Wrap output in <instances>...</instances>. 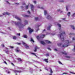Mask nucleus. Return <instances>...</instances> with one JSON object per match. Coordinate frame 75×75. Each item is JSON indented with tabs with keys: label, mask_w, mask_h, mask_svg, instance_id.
Masks as SVG:
<instances>
[{
	"label": "nucleus",
	"mask_w": 75,
	"mask_h": 75,
	"mask_svg": "<svg viewBox=\"0 0 75 75\" xmlns=\"http://www.w3.org/2000/svg\"><path fill=\"white\" fill-rule=\"evenodd\" d=\"M51 26L52 25H51V26H50L47 28V29L48 30H50L51 27Z\"/></svg>",
	"instance_id": "nucleus-17"
},
{
	"label": "nucleus",
	"mask_w": 75,
	"mask_h": 75,
	"mask_svg": "<svg viewBox=\"0 0 75 75\" xmlns=\"http://www.w3.org/2000/svg\"><path fill=\"white\" fill-rule=\"evenodd\" d=\"M59 63L60 64H62V63L60 62H59Z\"/></svg>",
	"instance_id": "nucleus-50"
},
{
	"label": "nucleus",
	"mask_w": 75,
	"mask_h": 75,
	"mask_svg": "<svg viewBox=\"0 0 75 75\" xmlns=\"http://www.w3.org/2000/svg\"><path fill=\"white\" fill-rule=\"evenodd\" d=\"M28 13L29 14H30L31 13H30V11H28Z\"/></svg>",
	"instance_id": "nucleus-46"
},
{
	"label": "nucleus",
	"mask_w": 75,
	"mask_h": 75,
	"mask_svg": "<svg viewBox=\"0 0 75 75\" xmlns=\"http://www.w3.org/2000/svg\"><path fill=\"white\" fill-rule=\"evenodd\" d=\"M70 73H71V74H75V73H73L72 72H70Z\"/></svg>",
	"instance_id": "nucleus-52"
},
{
	"label": "nucleus",
	"mask_w": 75,
	"mask_h": 75,
	"mask_svg": "<svg viewBox=\"0 0 75 75\" xmlns=\"http://www.w3.org/2000/svg\"><path fill=\"white\" fill-rule=\"evenodd\" d=\"M33 2L34 3V4H36L37 2L36 1H33Z\"/></svg>",
	"instance_id": "nucleus-38"
},
{
	"label": "nucleus",
	"mask_w": 75,
	"mask_h": 75,
	"mask_svg": "<svg viewBox=\"0 0 75 75\" xmlns=\"http://www.w3.org/2000/svg\"><path fill=\"white\" fill-rule=\"evenodd\" d=\"M54 50H55V51H57V49H54Z\"/></svg>",
	"instance_id": "nucleus-57"
},
{
	"label": "nucleus",
	"mask_w": 75,
	"mask_h": 75,
	"mask_svg": "<svg viewBox=\"0 0 75 75\" xmlns=\"http://www.w3.org/2000/svg\"><path fill=\"white\" fill-rule=\"evenodd\" d=\"M60 2H61L62 3H63L64 2V1L63 0H62V1H60Z\"/></svg>",
	"instance_id": "nucleus-45"
},
{
	"label": "nucleus",
	"mask_w": 75,
	"mask_h": 75,
	"mask_svg": "<svg viewBox=\"0 0 75 75\" xmlns=\"http://www.w3.org/2000/svg\"><path fill=\"white\" fill-rule=\"evenodd\" d=\"M10 71H8V74H9V73H10Z\"/></svg>",
	"instance_id": "nucleus-61"
},
{
	"label": "nucleus",
	"mask_w": 75,
	"mask_h": 75,
	"mask_svg": "<svg viewBox=\"0 0 75 75\" xmlns=\"http://www.w3.org/2000/svg\"><path fill=\"white\" fill-rule=\"evenodd\" d=\"M62 54H64V55H67V53L66 52H65V51H64V52H62Z\"/></svg>",
	"instance_id": "nucleus-9"
},
{
	"label": "nucleus",
	"mask_w": 75,
	"mask_h": 75,
	"mask_svg": "<svg viewBox=\"0 0 75 75\" xmlns=\"http://www.w3.org/2000/svg\"><path fill=\"white\" fill-rule=\"evenodd\" d=\"M28 30H29L30 33H31L33 31V29H31V28L30 27L28 28Z\"/></svg>",
	"instance_id": "nucleus-3"
},
{
	"label": "nucleus",
	"mask_w": 75,
	"mask_h": 75,
	"mask_svg": "<svg viewBox=\"0 0 75 75\" xmlns=\"http://www.w3.org/2000/svg\"><path fill=\"white\" fill-rule=\"evenodd\" d=\"M68 45H65V46L64 45H63L62 46V47H68Z\"/></svg>",
	"instance_id": "nucleus-24"
},
{
	"label": "nucleus",
	"mask_w": 75,
	"mask_h": 75,
	"mask_svg": "<svg viewBox=\"0 0 75 75\" xmlns=\"http://www.w3.org/2000/svg\"><path fill=\"white\" fill-rule=\"evenodd\" d=\"M75 16V13H74L73 15V16Z\"/></svg>",
	"instance_id": "nucleus-60"
},
{
	"label": "nucleus",
	"mask_w": 75,
	"mask_h": 75,
	"mask_svg": "<svg viewBox=\"0 0 75 75\" xmlns=\"http://www.w3.org/2000/svg\"><path fill=\"white\" fill-rule=\"evenodd\" d=\"M50 69V73L51 74H52V73H53V71H52V69Z\"/></svg>",
	"instance_id": "nucleus-27"
},
{
	"label": "nucleus",
	"mask_w": 75,
	"mask_h": 75,
	"mask_svg": "<svg viewBox=\"0 0 75 75\" xmlns=\"http://www.w3.org/2000/svg\"><path fill=\"white\" fill-rule=\"evenodd\" d=\"M30 41L33 42H34V40H33V38H31Z\"/></svg>",
	"instance_id": "nucleus-23"
},
{
	"label": "nucleus",
	"mask_w": 75,
	"mask_h": 75,
	"mask_svg": "<svg viewBox=\"0 0 75 75\" xmlns=\"http://www.w3.org/2000/svg\"><path fill=\"white\" fill-rule=\"evenodd\" d=\"M10 47L11 48H12V49L14 48V47L13 46H10Z\"/></svg>",
	"instance_id": "nucleus-40"
},
{
	"label": "nucleus",
	"mask_w": 75,
	"mask_h": 75,
	"mask_svg": "<svg viewBox=\"0 0 75 75\" xmlns=\"http://www.w3.org/2000/svg\"><path fill=\"white\" fill-rule=\"evenodd\" d=\"M25 8L26 9H28V6H26Z\"/></svg>",
	"instance_id": "nucleus-35"
},
{
	"label": "nucleus",
	"mask_w": 75,
	"mask_h": 75,
	"mask_svg": "<svg viewBox=\"0 0 75 75\" xmlns=\"http://www.w3.org/2000/svg\"><path fill=\"white\" fill-rule=\"evenodd\" d=\"M24 17H30V16L25 15L23 16Z\"/></svg>",
	"instance_id": "nucleus-10"
},
{
	"label": "nucleus",
	"mask_w": 75,
	"mask_h": 75,
	"mask_svg": "<svg viewBox=\"0 0 75 75\" xmlns=\"http://www.w3.org/2000/svg\"><path fill=\"white\" fill-rule=\"evenodd\" d=\"M31 54H33L34 55H35L36 57H37V55H36V54H35V53H32Z\"/></svg>",
	"instance_id": "nucleus-30"
},
{
	"label": "nucleus",
	"mask_w": 75,
	"mask_h": 75,
	"mask_svg": "<svg viewBox=\"0 0 75 75\" xmlns=\"http://www.w3.org/2000/svg\"><path fill=\"white\" fill-rule=\"evenodd\" d=\"M17 35H18L20 36V33H18L17 34Z\"/></svg>",
	"instance_id": "nucleus-53"
},
{
	"label": "nucleus",
	"mask_w": 75,
	"mask_h": 75,
	"mask_svg": "<svg viewBox=\"0 0 75 75\" xmlns=\"http://www.w3.org/2000/svg\"><path fill=\"white\" fill-rule=\"evenodd\" d=\"M75 40V38H72V40Z\"/></svg>",
	"instance_id": "nucleus-47"
},
{
	"label": "nucleus",
	"mask_w": 75,
	"mask_h": 75,
	"mask_svg": "<svg viewBox=\"0 0 75 75\" xmlns=\"http://www.w3.org/2000/svg\"><path fill=\"white\" fill-rule=\"evenodd\" d=\"M6 54H9V53H8V50L6 51Z\"/></svg>",
	"instance_id": "nucleus-33"
},
{
	"label": "nucleus",
	"mask_w": 75,
	"mask_h": 75,
	"mask_svg": "<svg viewBox=\"0 0 75 75\" xmlns=\"http://www.w3.org/2000/svg\"><path fill=\"white\" fill-rule=\"evenodd\" d=\"M74 49L73 50V51L74 52H75V45L74 46Z\"/></svg>",
	"instance_id": "nucleus-32"
},
{
	"label": "nucleus",
	"mask_w": 75,
	"mask_h": 75,
	"mask_svg": "<svg viewBox=\"0 0 75 75\" xmlns=\"http://www.w3.org/2000/svg\"><path fill=\"white\" fill-rule=\"evenodd\" d=\"M70 14H71V13H70V12H69L67 13V15H68V16L69 17L70 15Z\"/></svg>",
	"instance_id": "nucleus-21"
},
{
	"label": "nucleus",
	"mask_w": 75,
	"mask_h": 75,
	"mask_svg": "<svg viewBox=\"0 0 75 75\" xmlns=\"http://www.w3.org/2000/svg\"><path fill=\"white\" fill-rule=\"evenodd\" d=\"M46 42V43L47 44H50L51 43V42L50 41H49L48 40H45Z\"/></svg>",
	"instance_id": "nucleus-16"
},
{
	"label": "nucleus",
	"mask_w": 75,
	"mask_h": 75,
	"mask_svg": "<svg viewBox=\"0 0 75 75\" xmlns=\"http://www.w3.org/2000/svg\"><path fill=\"white\" fill-rule=\"evenodd\" d=\"M16 52H20V50H16Z\"/></svg>",
	"instance_id": "nucleus-36"
},
{
	"label": "nucleus",
	"mask_w": 75,
	"mask_h": 75,
	"mask_svg": "<svg viewBox=\"0 0 75 75\" xmlns=\"http://www.w3.org/2000/svg\"><path fill=\"white\" fill-rule=\"evenodd\" d=\"M8 29H9V30H10V28H8Z\"/></svg>",
	"instance_id": "nucleus-62"
},
{
	"label": "nucleus",
	"mask_w": 75,
	"mask_h": 75,
	"mask_svg": "<svg viewBox=\"0 0 75 75\" xmlns=\"http://www.w3.org/2000/svg\"><path fill=\"white\" fill-rule=\"evenodd\" d=\"M47 19H50V18H51V17L50 15H48L47 17Z\"/></svg>",
	"instance_id": "nucleus-15"
},
{
	"label": "nucleus",
	"mask_w": 75,
	"mask_h": 75,
	"mask_svg": "<svg viewBox=\"0 0 75 75\" xmlns=\"http://www.w3.org/2000/svg\"><path fill=\"white\" fill-rule=\"evenodd\" d=\"M66 10L67 11H68V6H66Z\"/></svg>",
	"instance_id": "nucleus-31"
},
{
	"label": "nucleus",
	"mask_w": 75,
	"mask_h": 75,
	"mask_svg": "<svg viewBox=\"0 0 75 75\" xmlns=\"http://www.w3.org/2000/svg\"><path fill=\"white\" fill-rule=\"evenodd\" d=\"M25 47L26 49H29V46H28V45L27 44H25Z\"/></svg>",
	"instance_id": "nucleus-5"
},
{
	"label": "nucleus",
	"mask_w": 75,
	"mask_h": 75,
	"mask_svg": "<svg viewBox=\"0 0 75 75\" xmlns=\"http://www.w3.org/2000/svg\"><path fill=\"white\" fill-rule=\"evenodd\" d=\"M11 65H13V66H14V64H13V63H11Z\"/></svg>",
	"instance_id": "nucleus-43"
},
{
	"label": "nucleus",
	"mask_w": 75,
	"mask_h": 75,
	"mask_svg": "<svg viewBox=\"0 0 75 75\" xmlns=\"http://www.w3.org/2000/svg\"><path fill=\"white\" fill-rule=\"evenodd\" d=\"M70 27L73 29V30H75V27H74V26L72 25H71Z\"/></svg>",
	"instance_id": "nucleus-14"
},
{
	"label": "nucleus",
	"mask_w": 75,
	"mask_h": 75,
	"mask_svg": "<svg viewBox=\"0 0 75 75\" xmlns=\"http://www.w3.org/2000/svg\"><path fill=\"white\" fill-rule=\"evenodd\" d=\"M57 25H58V26L59 27H61V25L60 24H58Z\"/></svg>",
	"instance_id": "nucleus-34"
},
{
	"label": "nucleus",
	"mask_w": 75,
	"mask_h": 75,
	"mask_svg": "<svg viewBox=\"0 0 75 75\" xmlns=\"http://www.w3.org/2000/svg\"><path fill=\"white\" fill-rule=\"evenodd\" d=\"M15 4H18V5L19 4H18V3H15Z\"/></svg>",
	"instance_id": "nucleus-54"
},
{
	"label": "nucleus",
	"mask_w": 75,
	"mask_h": 75,
	"mask_svg": "<svg viewBox=\"0 0 75 75\" xmlns=\"http://www.w3.org/2000/svg\"><path fill=\"white\" fill-rule=\"evenodd\" d=\"M36 38H37V39H38V40H39V36H38L36 37Z\"/></svg>",
	"instance_id": "nucleus-37"
},
{
	"label": "nucleus",
	"mask_w": 75,
	"mask_h": 75,
	"mask_svg": "<svg viewBox=\"0 0 75 75\" xmlns=\"http://www.w3.org/2000/svg\"><path fill=\"white\" fill-rule=\"evenodd\" d=\"M62 74L63 75H64V74H68V73H63Z\"/></svg>",
	"instance_id": "nucleus-44"
},
{
	"label": "nucleus",
	"mask_w": 75,
	"mask_h": 75,
	"mask_svg": "<svg viewBox=\"0 0 75 75\" xmlns=\"http://www.w3.org/2000/svg\"><path fill=\"white\" fill-rule=\"evenodd\" d=\"M35 20H36V21H37L38 20V17H35Z\"/></svg>",
	"instance_id": "nucleus-22"
},
{
	"label": "nucleus",
	"mask_w": 75,
	"mask_h": 75,
	"mask_svg": "<svg viewBox=\"0 0 75 75\" xmlns=\"http://www.w3.org/2000/svg\"><path fill=\"white\" fill-rule=\"evenodd\" d=\"M4 64H6V65H7V63L5 61H4Z\"/></svg>",
	"instance_id": "nucleus-41"
},
{
	"label": "nucleus",
	"mask_w": 75,
	"mask_h": 75,
	"mask_svg": "<svg viewBox=\"0 0 75 75\" xmlns=\"http://www.w3.org/2000/svg\"><path fill=\"white\" fill-rule=\"evenodd\" d=\"M46 57H49V54H48V53H47V54H46Z\"/></svg>",
	"instance_id": "nucleus-28"
},
{
	"label": "nucleus",
	"mask_w": 75,
	"mask_h": 75,
	"mask_svg": "<svg viewBox=\"0 0 75 75\" xmlns=\"http://www.w3.org/2000/svg\"><path fill=\"white\" fill-rule=\"evenodd\" d=\"M45 31V29H44L43 30V31L44 32V31Z\"/></svg>",
	"instance_id": "nucleus-58"
},
{
	"label": "nucleus",
	"mask_w": 75,
	"mask_h": 75,
	"mask_svg": "<svg viewBox=\"0 0 75 75\" xmlns=\"http://www.w3.org/2000/svg\"><path fill=\"white\" fill-rule=\"evenodd\" d=\"M25 25H21V27H24L25 25H26V24H28V21H25Z\"/></svg>",
	"instance_id": "nucleus-4"
},
{
	"label": "nucleus",
	"mask_w": 75,
	"mask_h": 75,
	"mask_svg": "<svg viewBox=\"0 0 75 75\" xmlns=\"http://www.w3.org/2000/svg\"><path fill=\"white\" fill-rule=\"evenodd\" d=\"M42 36H43V37H44L45 36V35H42Z\"/></svg>",
	"instance_id": "nucleus-49"
},
{
	"label": "nucleus",
	"mask_w": 75,
	"mask_h": 75,
	"mask_svg": "<svg viewBox=\"0 0 75 75\" xmlns=\"http://www.w3.org/2000/svg\"><path fill=\"white\" fill-rule=\"evenodd\" d=\"M17 59L18 60V61H22V60H21V58H18Z\"/></svg>",
	"instance_id": "nucleus-18"
},
{
	"label": "nucleus",
	"mask_w": 75,
	"mask_h": 75,
	"mask_svg": "<svg viewBox=\"0 0 75 75\" xmlns=\"http://www.w3.org/2000/svg\"><path fill=\"white\" fill-rule=\"evenodd\" d=\"M3 15H6V14H7V15H10V13H8V12H6V13H4L3 14Z\"/></svg>",
	"instance_id": "nucleus-7"
},
{
	"label": "nucleus",
	"mask_w": 75,
	"mask_h": 75,
	"mask_svg": "<svg viewBox=\"0 0 75 75\" xmlns=\"http://www.w3.org/2000/svg\"><path fill=\"white\" fill-rule=\"evenodd\" d=\"M2 47H4V45H2Z\"/></svg>",
	"instance_id": "nucleus-51"
},
{
	"label": "nucleus",
	"mask_w": 75,
	"mask_h": 75,
	"mask_svg": "<svg viewBox=\"0 0 75 75\" xmlns=\"http://www.w3.org/2000/svg\"><path fill=\"white\" fill-rule=\"evenodd\" d=\"M38 47L37 46H36L35 47V50H34V52H36L37 51V49H38Z\"/></svg>",
	"instance_id": "nucleus-11"
},
{
	"label": "nucleus",
	"mask_w": 75,
	"mask_h": 75,
	"mask_svg": "<svg viewBox=\"0 0 75 75\" xmlns=\"http://www.w3.org/2000/svg\"><path fill=\"white\" fill-rule=\"evenodd\" d=\"M23 45H24L25 46V44H25V42H23Z\"/></svg>",
	"instance_id": "nucleus-39"
},
{
	"label": "nucleus",
	"mask_w": 75,
	"mask_h": 75,
	"mask_svg": "<svg viewBox=\"0 0 75 75\" xmlns=\"http://www.w3.org/2000/svg\"><path fill=\"white\" fill-rule=\"evenodd\" d=\"M44 14L45 15H46V14H47V11L45 10L44 11Z\"/></svg>",
	"instance_id": "nucleus-25"
},
{
	"label": "nucleus",
	"mask_w": 75,
	"mask_h": 75,
	"mask_svg": "<svg viewBox=\"0 0 75 75\" xmlns=\"http://www.w3.org/2000/svg\"><path fill=\"white\" fill-rule=\"evenodd\" d=\"M60 37L61 38V40L62 41L64 40V36H63V35L64 34H65V32H62V31H61L60 32Z\"/></svg>",
	"instance_id": "nucleus-2"
},
{
	"label": "nucleus",
	"mask_w": 75,
	"mask_h": 75,
	"mask_svg": "<svg viewBox=\"0 0 75 75\" xmlns=\"http://www.w3.org/2000/svg\"><path fill=\"white\" fill-rule=\"evenodd\" d=\"M66 58H70V56H66Z\"/></svg>",
	"instance_id": "nucleus-42"
},
{
	"label": "nucleus",
	"mask_w": 75,
	"mask_h": 75,
	"mask_svg": "<svg viewBox=\"0 0 75 75\" xmlns=\"http://www.w3.org/2000/svg\"><path fill=\"white\" fill-rule=\"evenodd\" d=\"M15 18H16V19L20 21V22H19L17 23L14 22V23L15 24V25H21V21L20 18H18V17L17 16H16Z\"/></svg>",
	"instance_id": "nucleus-1"
},
{
	"label": "nucleus",
	"mask_w": 75,
	"mask_h": 75,
	"mask_svg": "<svg viewBox=\"0 0 75 75\" xmlns=\"http://www.w3.org/2000/svg\"><path fill=\"white\" fill-rule=\"evenodd\" d=\"M38 8H40V7H39V6H38Z\"/></svg>",
	"instance_id": "nucleus-63"
},
{
	"label": "nucleus",
	"mask_w": 75,
	"mask_h": 75,
	"mask_svg": "<svg viewBox=\"0 0 75 75\" xmlns=\"http://www.w3.org/2000/svg\"><path fill=\"white\" fill-rule=\"evenodd\" d=\"M40 43L42 44H43V45H44V44H45V43L43 41H41Z\"/></svg>",
	"instance_id": "nucleus-13"
},
{
	"label": "nucleus",
	"mask_w": 75,
	"mask_h": 75,
	"mask_svg": "<svg viewBox=\"0 0 75 75\" xmlns=\"http://www.w3.org/2000/svg\"><path fill=\"white\" fill-rule=\"evenodd\" d=\"M48 59H44V61L46 62H47V63H48Z\"/></svg>",
	"instance_id": "nucleus-8"
},
{
	"label": "nucleus",
	"mask_w": 75,
	"mask_h": 75,
	"mask_svg": "<svg viewBox=\"0 0 75 75\" xmlns=\"http://www.w3.org/2000/svg\"><path fill=\"white\" fill-rule=\"evenodd\" d=\"M66 43H67V44H69V40H66Z\"/></svg>",
	"instance_id": "nucleus-26"
},
{
	"label": "nucleus",
	"mask_w": 75,
	"mask_h": 75,
	"mask_svg": "<svg viewBox=\"0 0 75 75\" xmlns=\"http://www.w3.org/2000/svg\"><path fill=\"white\" fill-rule=\"evenodd\" d=\"M14 72L15 73H16V72H19V73H20L21 72V71H20L15 70L14 71Z\"/></svg>",
	"instance_id": "nucleus-12"
},
{
	"label": "nucleus",
	"mask_w": 75,
	"mask_h": 75,
	"mask_svg": "<svg viewBox=\"0 0 75 75\" xmlns=\"http://www.w3.org/2000/svg\"><path fill=\"white\" fill-rule=\"evenodd\" d=\"M23 37H24V38H27V36L25 35H24L23 36Z\"/></svg>",
	"instance_id": "nucleus-19"
},
{
	"label": "nucleus",
	"mask_w": 75,
	"mask_h": 75,
	"mask_svg": "<svg viewBox=\"0 0 75 75\" xmlns=\"http://www.w3.org/2000/svg\"><path fill=\"white\" fill-rule=\"evenodd\" d=\"M60 11V9H58L57 10V11Z\"/></svg>",
	"instance_id": "nucleus-56"
},
{
	"label": "nucleus",
	"mask_w": 75,
	"mask_h": 75,
	"mask_svg": "<svg viewBox=\"0 0 75 75\" xmlns=\"http://www.w3.org/2000/svg\"><path fill=\"white\" fill-rule=\"evenodd\" d=\"M30 6L31 7V10H32L33 11H34V10H33V9L34 8V6L33 5H31Z\"/></svg>",
	"instance_id": "nucleus-6"
},
{
	"label": "nucleus",
	"mask_w": 75,
	"mask_h": 75,
	"mask_svg": "<svg viewBox=\"0 0 75 75\" xmlns=\"http://www.w3.org/2000/svg\"><path fill=\"white\" fill-rule=\"evenodd\" d=\"M13 40H16L17 39V37L16 36H14L13 37Z\"/></svg>",
	"instance_id": "nucleus-20"
},
{
	"label": "nucleus",
	"mask_w": 75,
	"mask_h": 75,
	"mask_svg": "<svg viewBox=\"0 0 75 75\" xmlns=\"http://www.w3.org/2000/svg\"><path fill=\"white\" fill-rule=\"evenodd\" d=\"M23 5H25V3H23Z\"/></svg>",
	"instance_id": "nucleus-55"
},
{
	"label": "nucleus",
	"mask_w": 75,
	"mask_h": 75,
	"mask_svg": "<svg viewBox=\"0 0 75 75\" xmlns=\"http://www.w3.org/2000/svg\"><path fill=\"white\" fill-rule=\"evenodd\" d=\"M47 49H48V50H50V51H51V49L50 48H47Z\"/></svg>",
	"instance_id": "nucleus-48"
},
{
	"label": "nucleus",
	"mask_w": 75,
	"mask_h": 75,
	"mask_svg": "<svg viewBox=\"0 0 75 75\" xmlns=\"http://www.w3.org/2000/svg\"><path fill=\"white\" fill-rule=\"evenodd\" d=\"M58 45L59 46V47H60L61 45H62V44H58Z\"/></svg>",
	"instance_id": "nucleus-29"
},
{
	"label": "nucleus",
	"mask_w": 75,
	"mask_h": 75,
	"mask_svg": "<svg viewBox=\"0 0 75 75\" xmlns=\"http://www.w3.org/2000/svg\"><path fill=\"white\" fill-rule=\"evenodd\" d=\"M18 45H20V44H21L20 43H18Z\"/></svg>",
	"instance_id": "nucleus-59"
},
{
	"label": "nucleus",
	"mask_w": 75,
	"mask_h": 75,
	"mask_svg": "<svg viewBox=\"0 0 75 75\" xmlns=\"http://www.w3.org/2000/svg\"><path fill=\"white\" fill-rule=\"evenodd\" d=\"M49 75H52V74H49Z\"/></svg>",
	"instance_id": "nucleus-64"
}]
</instances>
